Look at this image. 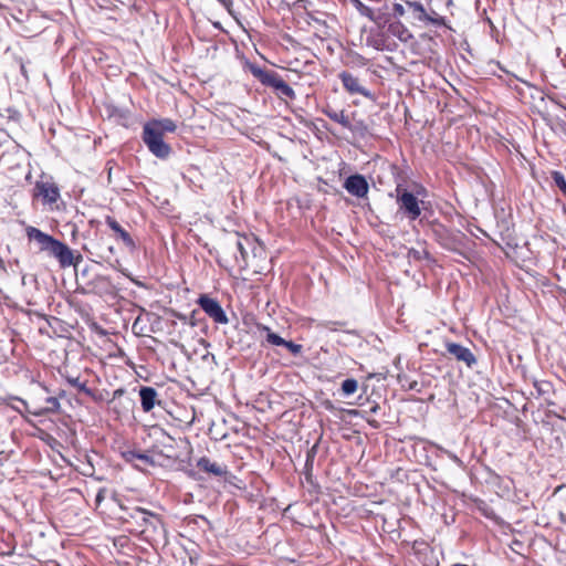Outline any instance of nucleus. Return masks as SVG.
<instances>
[{"instance_id":"obj_1","label":"nucleus","mask_w":566,"mask_h":566,"mask_svg":"<svg viewBox=\"0 0 566 566\" xmlns=\"http://www.w3.org/2000/svg\"><path fill=\"white\" fill-rule=\"evenodd\" d=\"M25 235L30 242L38 244L39 252H48L50 255L54 256L62 269L76 265L82 260L81 254L75 256L74 252L65 243L43 232L39 228L28 226L25 228Z\"/></svg>"},{"instance_id":"obj_2","label":"nucleus","mask_w":566,"mask_h":566,"mask_svg":"<svg viewBox=\"0 0 566 566\" xmlns=\"http://www.w3.org/2000/svg\"><path fill=\"white\" fill-rule=\"evenodd\" d=\"M176 129L177 125L170 118L148 120L143 127V142L154 156L165 159L170 155L171 147L165 143L164 135Z\"/></svg>"},{"instance_id":"obj_3","label":"nucleus","mask_w":566,"mask_h":566,"mask_svg":"<svg viewBox=\"0 0 566 566\" xmlns=\"http://www.w3.org/2000/svg\"><path fill=\"white\" fill-rule=\"evenodd\" d=\"M123 515L120 520L124 524H128L127 530L130 533L144 535L145 537L154 536L163 527L160 515L153 513L139 506L128 509L120 505Z\"/></svg>"},{"instance_id":"obj_4","label":"nucleus","mask_w":566,"mask_h":566,"mask_svg":"<svg viewBox=\"0 0 566 566\" xmlns=\"http://www.w3.org/2000/svg\"><path fill=\"white\" fill-rule=\"evenodd\" d=\"M249 70L263 86L272 88L279 99L293 101L296 98L295 91L277 72L256 64H250Z\"/></svg>"},{"instance_id":"obj_5","label":"nucleus","mask_w":566,"mask_h":566,"mask_svg":"<svg viewBox=\"0 0 566 566\" xmlns=\"http://www.w3.org/2000/svg\"><path fill=\"white\" fill-rule=\"evenodd\" d=\"M233 245L240 253V258L235 256V262L240 269H247L249 265L250 252L255 256L258 251H262V247L253 234H243L237 232L233 239Z\"/></svg>"},{"instance_id":"obj_6","label":"nucleus","mask_w":566,"mask_h":566,"mask_svg":"<svg viewBox=\"0 0 566 566\" xmlns=\"http://www.w3.org/2000/svg\"><path fill=\"white\" fill-rule=\"evenodd\" d=\"M32 197L33 199H40L43 206L53 209V206L56 205L61 198V192L52 177L41 176L34 185Z\"/></svg>"},{"instance_id":"obj_7","label":"nucleus","mask_w":566,"mask_h":566,"mask_svg":"<svg viewBox=\"0 0 566 566\" xmlns=\"http://www.w3.org/2000/svg\"><path fill=\"white\" fill-rule=\"evenodd\" d=\"M397 203L399 211H401L410 221L417 220L421 214V207L423 201L419 200L418 197L402 188L400 185L396 188Z\"/></svg>"},{"instance_id":"obj_8","label":"nucleus","mask_w":566,"mask_h":566,"mask_svg":"<svg viewBox=\"0 0 566 566\" xmlns=\"http://www.w3.org/2000/svg\"><path fill=\"white\" fill-rule=\"evenodd\" d=\"M197 304L216 324L226 325L229 323L224 310L216 298L210 297L208 294H200Z\"/></svg>"},{"instance_id":"obj_9","label":"nucleus","mask_w":566,"mask_h":566,"mask_svg":"<svg viewBox=\"0 0 566 566\" xmlns=\"http://www.w3.org/2000/svg\"><path fill=\"white\" fill-rule=\"evenodd\" d=\"M10 399L20 401L28 412L36 417L51 412H57L60 409V402L55 397H46L44 405H39L33 400L30 402L18 397H10Z\"/></svg>"},{"instance_id":"obj_10","label":"nucleus","mask_w":566,"mask_h":566,"mask_svg":"<svg viewBox=\"0 0 566 566\" xmlns=\"http://www.w3.org/2000/svg\"><path fill=\"white\" fill-rule=\"evenodd\" d=\"M434 3L448 9L452 4V0H428L426 17L423 18L422 23L432 24L434 27H448L446 17L440 14V11L434 8Z\"/></svg>"},{"instance_id":"obj_11","label":"nucleus","mask_w":566,"mask_h":566,"mask_svg":"<svg viewBox=\"0 0 566 566\" xmlns=\"http://www.w3.org/2000/svg\"><path fill=\"white\" fill-rule=\"evenodd\" d=\"M255 327L259 332L266 334V342L273 346H284L286 347L293 355H300L302 353V345L295 344L292 340H285L280 335L272 332V329L262 324L255 323Z\"/></svg>"},{"instance_id":"obj_12","label":"nucleus","mask_w":566,"mask_h":566,"mask_svg":"<svg viewBox=\"0 0 566 566\" xmlns=\"http://www.w3.org/2000/svg\"><path fill=\"white\" fill-rule=\"evenodd\" d=\"M196 467L198 468L199 471L216 478H223L224 481H229V476L233 478V475L229 472L228 467L226 464L213 461L208 457H201L197 461Z\"/></svg>"},{"instance_id":"obj_13","label":"nucleus","mask_w":566,"mask_h":566,"mask_svg":"<svg viewBox=\"0 0 566 566\" xmlns=\"http://www.w3.org/2000/svg\"><path fill=\"white\" fill-rule=\"evenodd\" d=\"M346 191L357 198H366L369 192V185L365 176L354 174L347 177L344 181Z\"/></svg>"},{"instance_id":"obj_14","label":"nucleus","mask_w":566,"mask_h":566,"mask_svg":"<svg viewBox=\"0 0 566 566\" xmlns=\"http://www.w3.org/2000/svg\"><path fill=\"white\" fill-rule=\"evenodd\" d=\"M446 349L458 361L464 363L467 367L471 368L476 364V357L470 348L462 346L454 342H446Z\"/></svg>"},{"instance_id":"obj_15","label":"nucleus","mask_w":566,"mask_h":566,"mask_svg":"<svg viewBox=\"0 0 566 566\" xmlns=\"http://www.w3.org/2000/svg\"><path fill=\"white\" fill-rule=\"evenodd\" d=\"M343 87L349 93V94H359L364 97H371V94L368 90H366L361 84L357 76L353 75L352 73L344 71L339 73L338 75Z\"/></svg>"},{"instance_id":"obj_16","label":"nucleus","mask_w":566,"mask_h":566,"mask_svg":"<svg viewBox=\"0 0 566 566\" xmlns=\"http://www.w3.org/2000/svg\"><path fill=\"white\" fill-rule=\"evenodd\" d=\"M105 223L114 232L116 240H120L129 251L136 250V243L133 237L116 221L114 217L106 216Z\"/></svg>"},{"instance_id":"obj_17","label":"nucleus","mask_w":566,"mask_h":566,"mask_svg":"<svg viewBox=\"0 0 566 566\" xmlns=\"http://www.w3.org/2000/svg\"><path fill=\"white\" fill-rule=\"evenodd\" d=\"M387 31L392 36L397 38L399 41L407 43L413 39L410 30L399 20H392L387 25Z\"/></svg>"},{"instance_id":"obj_18","label":"nucleus","mask_w":566,"mask_h":566,"mask_svg":"<svg viewBox=\"0 0 566 566\" xmlns=\"http://www.w3.org/2000/svg\"><path fill=\"white\" fill-rule=\"evenodd\" d=\"M142 408L145 412L153 410L157 399V391L153 387H142L139 390Z\"/></svg>"},{"instance_id":"obj_19","label":"nucleus","mask_w":566,"mask_h":566,"mask_svg":"<svg viewBox=\"0 0 566 566\" xmlns=\"http://www.w3.org/2000/svg\"><path fill=\"white\" fill-rule=\"evenodd\" d=\"M373 18L374 19L369 20L377 24L379 28H385L386 25L389 24V22L392 21L388 6H384L378 9H373Z\"/></svg>"},{"instance_id":"obj_20","label":"nucleus","mask_w":566,"mask_h":566,"mask_svg":"<svg viewBox=\"0 0 566 566\" xmlns=\"http://www.w3.org/2000/svg\"><path fill=\"white\" fill-rule=\"evenodd\" d=\"M367 44L378 51H390V44L387 36L382 32L370 34L367 36Z\"/></svg>"},{"instance_id":"obj_21","label":"nucleus","mask_w":566,"mask_h":566,"mask_svg":"<svg viewBox=\"0 0 566 566\" xmlns=\"http://www.w3.org/2000/svg\"><path fill=\"white\" fill-rule=\"evenodd\" d=\"M323 113L329 119L340 124L344 128H348V129L352 128L350 119H349L348 115H346L345 111H335L331 107H326L323 109Z\"/></svg>"},{"instance_id":"obj_22","label":"nucleus","mask_w":566,"mask_h":566,"mask_svg":"<svg viewBox=\"0 0 566 566\" xmlns=\"http://www.w3.org/2000/svg\"><path fill=\"white\" fill-rule=\"evenodd\" d=\"M122 457L126 462H129V463H134L136 460H140L146 464L154 463L151 457H149L146 453H142V452L135 451V450L125 451L122 453Z\"/></svg>"},{"instance_id":"obj_23","label":"nucleus","mask_w":566,"mask_h":566,"mask_svg":"<svg viewBox=\"0 0 566 566\" xmlns=\"http://www.w3.org/2000/svg\"><path fill=\"white\" fill-rule=\"evenodd\" d=\"M95 289H97L101 294H115V286L112 284L109 277L107 276H97L95 279Z\"/></svg>"},{"instance_id":"obj_24","label":"nucleus","mask_w":566,"mask_h":566,"mask_svg":"<svg viewBox=\"0 0 566 566\" xmlns=\"http://www.w3.org/2000/svg\"><path fill=\"white\" fill-rule=\"evenodd\" d=\"M407 8L412 12L413 18L419 21L423 22V18L426 17L427 9L423 7V4L419 1H405Z\"/></svg>"},{"instance_id":"obj_25","label":"nucleus","mask_w":566,"mask_h":566,"mask_svg":"<svg viewBox=\"0 0 566 566\" xmlns=\"http://www.w3.org/2000/svg\"><path fill=\"white\" fill-rule=\"evenodd\" d=\"M66 381L80 392L88 397H94V390L86 386V382H81L78 377L66 376Z\"/></svg>"},{"instance_id":"obj_26","label":"nucleus","mask_w":566,"mask_h":566,"mask_svg":"<svg viewBox=\"0 0 566 566\" xmlns=\"http://www.w3.org/2000/svg\"><path fill=\"white\" fill-rule=\"evenodd\" d=\"M358 389V381L354 378H347L342 382V392L344 396H350Z\"/></svg>"},{"instance_id":"obj_27","label":"nucleus","mask_w":566,"mask_h":566,"mask_svg":"<svg viewBox=\"0 0 566 566\" xmlns=\"http://www.w3.org/2000/svg\"><path fill=\"white\" fill-rule=\"evenodd\" d=\"M430 258L429 252L426 249H415L411 248L408 250V259L411 261H422L428 260Z\"/></svg>"},{"instance_id":"obj_28","label":"nucleus","mask_w":566,"mask_h":566,"mask_svg":"<svg viewBox=\"0 0 566 566\" xmlns=\"http://www.w3.org/2000/svg\"><path fill=\"white\" fill-rule=\"evenodd\" d=\"M352 3L356 8V10L359 12L360 15L366 17L367 19H374L373 18V8L366 6L360 0H352Z\"/></svg>"},{"instance_id":"obj_29","label":"nucleus","mask_w":566,"mask_h":566,"mask_svg":"<svg viewBox=\"0 0 566 566\" xmlns=\"http://www.w3.org/2000/svg\"><path fill=\"white\" fill-rule=\"evenodd\" d=\"M552 179L554 180L555 185L558 187V189L562 191V193L566 197V179L564 175L558 170H553L551 172Z\"/></svg>"},{"instance_id":"obj_30","label":"nucleus","mask_w":566,"mask_h":566,"mask_svg":"<svg viewBox=\"0 0 566 566\" xmlns=\"http://www.w3.org/2000/svg\"><path fill=\"white\" fill-rule=\"evenodd\" d=\"M533 385L541 396L548 395L553 389L552 382L547 380H535Z\"/></svg>"},{"instance_id":"obj_31","label":"nucleus","mask_w":566,"mask_h":566,"mask_svg":"<svg viewBox=\"0 0 566 566\" xmlns=\"http://www.w3.org/2000/svg\"><path fill=\"white\" fill-rule=\"evenodd\" d=\"M391 19L399 20L406 13V8L403 4L395 2L390 9Z\"/></svg>"},{"instance_id":"obj_32","label":"nucleus","mask_w":566,"mask_h":566,"mask_svg":"<svg viewBox=\"0 0 566 566\" xmlns=\"http://www.w3.org/2000/svg\"><path fill=\"white\" fill-rule=\"evenodd\" d=\"M367 62H368V60L360 54H355L353 56V61H352L353 64L358 65V66H365L367 64Z\"/></svg>"},{"instance_id":"obj_33","label":"nucleus","mask_w":566,"mask_h":566,"mask_svg":"<svg viewBox=\"0 0 566 566\" xmlns=\"http://www.w3.org/2000/svg\"><path fill=\"white\" fill-rule=\"evenodd\" d=\"M105 494H106V489L105 488H102L98 490L97 494H96V497H95V504L96 506H98L102 501L105 499Z\"/></svg>"},{"instance_id":"obj_34","label":"nucleus","mask_w":566,"mask_h":566,"mask_svg":"<svg viewBox=\"0 0 566 566\" xmlns=\"http://www.w3.org/2000/svg\"><path fill=\"white\" fill-rule=\"evenodd\" d=\"M124 394H125V389H123V388H118V389L114 390L112 402L115 401L116 399L120 398Z\"/></svg>"},{"instance_id":"obj_35","label":"nucleus","mask_w":566,"mask_h":566,"mask_svg":"<svg viewBox=\"0 0 566 566\" xmlns=\"http://www.w3.org/2000/svg\"><path fill=\"white\" fill-rule=\"evenodd\" d=\"M427 193V190L424 187L422 186H419L418 190H417V195L418 196H424Z\"/></svg>"},{"instance_id":"obj_36","label":"nucleus","mask_w":566,"mask_h":566,"mask_svg":"<svg viewBox=\"0 0 566 566\" xmlns=\"http://www.w3.org/2000/svg\"><path fill=\"white\" fill-rule=\"evenodd\" d=\"M312 452L314 453V449H312V451L307 453L306 465H308V463L313 461L314 454H312Z\"/></svg>"},{"instance_id":"obj_37","label":"nucleus","mask_w":566,"mask_h":566,"mask_svg":"<svg viewBox=\"0 0 566 566\" xmlns=\"http://www.w3.org/2000/svg\"><path fill=\"white\" fill-rule=\"evenodd\" d=\"M220 3H222L224 7H229L231 4L230 0H218Z\"/></svg>"},{"instance_id":"obj_38","label":"nucleus","mask_w":566,"mask_h":566,"mask_svg":"<svg viewBox=\"0 0 566 566\" xmlns=\"http://www.w3.org/2000/svg\"><path fill=\"white\" fill-rule=\"evenodd\" d=\"M91 398L94 399L95 401H98L102 399L98 395H96L95 390H94V397H91Z\"/></svg>"},{"instance_id":"obj_39","label":"nucleus","mask_w":566,"mask_h":566,"mask_svg":"<svg viewBox=\"0 0 566 566\" xmlns=\"http://www.w3.org/2000/svg\"><path fill=\"white\" fill-rule=\"evenodd\" d=\"M434 8H437L438 11H441L444 7H440L439 4L434 3Z\"/></svg>"},{"instance_id":"obj_40","label":"nucleus","mask_w":566,"mask_h":566,"mask_svg":"<svg viewBox=\"0 0 566 566\" xmlns=\"http://www.w3.org/2000/svg\"><path fill=\"white\" fill-rule=\"evenodd\" d=\"M178 317L186 322L187 317L185 315H178Z\"/></svg>"},{"instance_id":"obj_41","label":"nucleus","mask_w":566,"mask_h":566,"mask_svg":"<svg viewBox=\"0 0 566 566\" xmlns=\"http://www.w3.org/2000/svg\"><path fill=\"white\" fill-rule=\"evenodd\" d=\"M377 408H378V406L374 407V408L371 409V411H373V412H376V411H377Z\"/></svg>"},{"instance_id":"obj_42","label":"nucleus","mask_w":566,"mask_h":566,"mask_svg":"<svg viewBox=\"0 0 566 566\" xmlns=\"http://www.w3.org/2000/svg\"><path fill=\"white\" fill-rule=\"evenodd\" d=\"M128 405H133V401L130 399L127 400Z\"/></svg>"}]
</instances>
